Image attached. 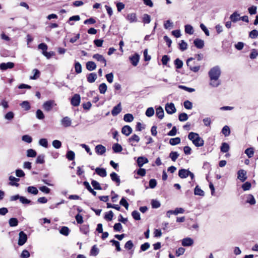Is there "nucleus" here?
I'll list each match as a JSON object with an SVG mask.
<instances>
[{"label":"nucleus","instance_id":"6e6d98bb","mask_svg":"<svg viewBox=\"0 0 258 258\" xmlns=\"http://www.w3.org/2000/svg\"><path fill=\"white\" fill-rule=\"evenodd\" d=\"M21 106L22 108H23L25 110H28L30 109V105L29 102L27 101H24L22 102L21 104Z\"/></svg>","mask_w":258,"mask_h":258},{"label":"nucleus","instance_id":"ddd939ff","mask_svg":"<svg viewBox=\"0 0 258 258\" xmlns=\"http://www.w3.org/2000/svg\"><path fill=\"white\" fill-rule=\"evenodd\" d=\"M194 240L189 237L183 238L182 240V245L183 246H189L193 244Z\"/></svg>","mask_w":258,"mask_h":258},{"label":"nucleus","instance_id":"6ab92c4d","mask_svg":"<svg viewBox=\"0 0 258 258\" xmlns=\"http://www.w3.org/2000/svg\"><path fill=\"white\" fill-rule=\"evenodd\" d=\"M230 19L232 22L235 23L240 20V17L239 14H238L237 12H235L232 15H231V16H230Z\"/></svg>","mask_w":258,"mask_h":258},{"label":"nucleus","instance_id":"393cba45","mask_svg":"<svg viewBox=\"0 0 258 258\" xmlns=\"http://www.w3.org/2000/svg\"><path fill=\"white\" fill-rule=\"evenodd\" d=\"M27 191L28 193L34 195H37L38 193V190L34 186H28L27 188Z\"/></svg>","mask_w":258,"mask_h":258},{"label":"nucleus","instance_id":"f257e3e1","mask_svg":"<svg viewBox=\"0 0 258 258\" xmlns=\"http://www.w3.org/2000/svg\"><path fill=\"white\" fill-rule=\"evenodd\" d=\"M221 74V69L218 66H216L209 70L208 72L210 78L209 85L211 87L216 88L221 84V81L219 80Z\"/></svg>","mask_w":258,"mask_h":258},{"label":"nucleus","instance_id":"c03bdc74","mask_svg":"<svg viewBox=\"0 0 258 258\" xmlns=\"http://www.w3.org/2000/svg\"><path fill=\"white\" fill-rule=\"evenodd\" d=\"M112 149L115 153H118L121 151L122 147L118 144H115L112 146Z\"/></svg>","mask_w":258,"mask_h":258},{"label":"nucleus","instance_id":"79ce46f5","mask_svg":"<svg viewBox=\"0 0 258 258\" xmlns=\"http://www.w3.org/2000/svg\"><path fill=\"white\" fill-rule=\"evenodd\" d=\"M195 195L201 196H204V191L201 189L198 186H196V187L195 188V191H194Z\"/></svg>","mask_w":258,"mask_h":258},{"label":"nucleus","instance_id":"1a4fd4ad","mask_svg":"<svg viewBox=\"0 0 258 258\" xmlns=\"http://www.w3.org/2000/svg\"><path fill=\"white\" fill-rule=\"evenodd\" d=\"M81 98L79 94H75L71 99V104L74 106H78L80 103Z\"/></svg>","mask_w":258,"mask_h":258},{"label":"nucleus","instance_id":"39448f33","mask_svg":"<svg viewBox=\"0 0 258 258\" xmlns=\"http://www.w3.org/2000/svg\"><path fill=\"white\" fill-rule=\"evenodd\" d=\"M165 110L167 113L172 114L176 112V108L173 103H167L165 105Z\"/></svg>","mask_w":258,"mask_h":258},{"label":"nucleus","instance_id":"20e7f679","mask_svg":"<svg viewBox=\"0 0 258 258\" xmlns=\"http://www.w3.org/2000/svg\"><path fill=\"white\" fill-rule=\"evenodd\" d=\"M27 235L23 231H21L19 234L18 245L20 246L24 245L27 241Z\"/></svg>","mask_w":258,"mask_h":258},{"label":"nucleus","instance_id":"c85d7f7f","mask_svg":"<svg viewBox=\"0 0 258 258\" xmlns=\"http://www.w3.org/2000/svg\"><path fill=\"white\" fill-rule=\"evenodd\" d=\"M80 231L84 234L87 235L89 232V227L88 225H83L80 227Z\"/></svg>","mask_w":258,"mask_h":258},{"label":"nucleus","instance_id":"680f3d73","mask_svg":"<svg viewBox=\"0 0 258 258\" xmlns=\"http://www.w3.org/2000/svg\"><path fill=\"white\" fill-rule=\"evenodd\" d=\"M151 205L153 208H158L160 207V202L156 200H152L151 201Z\"/></svg>","mask_w":258,"mask_h":258},{"label":"nucleus","instance_id":"37998d69","mask_svg":"<svg viewBox=\"0 0 258 258\" xmlns=\"http://www.w3.org/2000/svg\"><path fill=\"white\" fill-rule=\"evenodd\" d=\"M84 184L86 188L91 192L92 193L94 196L96 195V192L94 191L90 185L89 183L85 181L84 182Z\"/></svg>","mask_w":258,"mask_h":258},{"label":"nucleus","instance_id":"13d9d810","mask_svg":"<svg viewBox=\"0 0 258 258\" xmlns=\"http://www.w3.org/2000/svg\"><path fill=\"white\" fill-rule=\"evenodd\" d=\"M75 72L77 74H80L82 72V66L80 62H76L75 64Z\"/></svg>","mask_w":258,"mask_h":258},{"label":"nucleus","instance_id":"f8f14e48","mask_svg":"<svg viewBox=\"0 0 258 258\" xmlns=\"http://www.w3.org/2000/svg\"><path fill=\"white\" fill-rule=\"evenodd\" d=\"M95 152L98 155H103L106 152V148L102 145H98L95 147Z\"/></svg>","mask_w":258,"mask_h":258},{"label":"nucleus","instance_id":"5701e85b","mask_svg":"<svg viewBox=\"0 0 258 258\" xmlns=\"http://www.w3.org/2000/svg\"><path fill=\"white\" fill-rule=\"evenodd\" d=\"M97 76L96 73H92L89 74L87 76V81L89 83H94L97 79Z\"/></svg>","mask_w":258,"mask_h":258},{"label":"nucleus","instance_id":"e433bc0d","mask_svg":"<svg viewBox=\"0 0 258 258\" xmlns=\"http://www.w3.org/2000/svg\"><path fill=\"white\" fill-rule=\"evenodd\" d=\"M113 217V213L112 211L106 213L104 216V219L107 221H111Z\"/></svg>","mask_w":258,"mask_h":258},{"label":"nucleus","instance_id":"4468645a","mask_svg":"<svg viewBox=\"0 0 258 258\" xmlns=\"http://www.w3.org/2000/svg\"><path fill=\"white\" fill-rule=\"evenodd\" d=\"M137 161L138 165L140 167H142L144 164L147 163L149 162L148 159L146 157L143 156L139 157Z\"/></svg>","mask_w":258,"mask_h":258},{"label":"nucleus","instance_id":"69168bd1","mask_svg":"<svg viewBox=\"0 0 258 258\" xmlns=\"http://www.w3.org/2000/svg\"><path fill=\"white\" fill-rule=\"evenodd\" d=\"M36 114L37 118L39 119H43L44 118V115L40 109H38Z\"/></svg>","mask_w":258,"mask_h":258},{"label":"nucleus","instance_id":"09e8293b","mask_svg":"<svg viewBox=\"0 0 258 258\" xmlns=\"http://www.w3.org/2000/svg\"><path fill=\"white\" fill-rule=\"evenodd\" d=\"M44 158L45 156L44 155H39L37 156V159L36 160V163L37 164H43L44 163Z\"/></svg>","mask_w":258,"mask_h":258},{"label":"nucleus","instance_id":"9d476101","mask_svg":"<svg viewBox=\"0 0 258 258\" xmlns=\"http://www.w3.org/2000/svg\"><path fill=\"white\" fill-rule=\"evenodd\" d=\"M14 67V63L12 62H3L0 64V69L2 71H5L8 69H12Z\"/></svg>","mask_w":258,"mask_h":258},{"label":"nucleus","instance_id":"c9c22d12","mask_svg":"<svg viewBox=\"0 0 258 258\" xmlns=\"http://www.w3.org/2000/svg\"><path fill=\"white\" fill-rule=\"evenodd\" d=\"M9 223L10 226L15 227L18 225V220L15 218H11L10 219Z\"/></svg>","mask_w":258,"mask_h":258},{"label":"nucleus","instance_id":"774afa93","mask_svg":"<svg viewBox=\"0 0 258 258\" xmlns=\"http://www.w3.org/2000/svg\"><path fill=\"white\" fill-rule=\"evenodd\" d=\"M30 256V253L27 250H23L21 254V258H28Z\"/></svg>","mask_w":258,"mask_h":258},{"label":"nucleus","instance_id":"3c124183","mask_svg":"<svg viewBox=\"0 0 258 258\" xmlns=\"http://www.w3.org/2000/svg\"><path fill=\"white\" fill-rule=\"evenodd\" d=\"M258 36V31L257 30H253L249 32V37L252 39H255Z\"/></svg>","mask_w":258,"mask_h":258},{"label":"nucleus","instance_id":"a878e982","mask_svg":"<svg viewBox=\"0 0 258 258\" xmlns=\"http://www.w3.org/2000/svg\"><path fill=\"white\" fill-rule=\"evenodd\" d=\"M164 111L161 107H159L156 109V115L160 119H162L164 117Z\"/></svg>","mask_w":258,"mask_h":258},{"label":"nucleus","instance_id":"052dcab7","mask_svg":"<svg viewBox=\"0 0 258 258\" xmlns=\"http://www.w3.org/2000/svg\"><path fill=\"white\" fill-rule=\"evenodd\" d=\"M22 140L23 141L28 143H30L32 141V138L30 136L27 135L23 136L22 137Z\"/></svg>","mask_w":258,"mask_h":258},{"label":"nucleus","instance_id":"0eeeda50","mask_svg":"<svg viewBox=\"0 0 258 258\" xmlns=\"http://www.w3.org/2000/svg\"><path fill=\"white\" fill-rule=\"evenodd\" d=\"M237 178L241 182H244L247 179L246 171L243 169L239 170L237 172Z\"/></svg>","mask_w":258,"mask_h":258},{"label":"nucleus","instance_id":"423d86ee","mask_svg":"<svg viewBox=\"0 0 258 258\" xmlns=\"http://www.w3.org/2000/svg\"><path fill=\"white\" fill-rule=\"evenodd\" d=\"M93 58L100 62L104 67L106 66V60L103 55L99 54H95L93 55Z\"/></svg>","mask_w":258,"mask_h":258},{"label":"nucleus","instance_id":"0e129e2a","mask_svg":"<svg viewBox=\"0 0 258 258\" xmlns=\"http://www.w3.org/2000/svg\"><path fill=\"white\" fill-rule=\"evenodd\" d=\"M39 144L40 146L45 148H47L48 147V142L46 139H41L39 141Z\"/></svg>","mask_w":258,"mask_h":258},{"label":"nucleus","instance_id":"a19ab883","mask_svg":"<svg viewBox=\"0 0 258 258\" xmlns=\"http://www.w3.org/2000/svg\"><path fill=\"white\" fill-rule=\"evenodd\" d=\"M222 133L225 137L228 136L230 134V130L227 125L224 126L222 130Z\"/></svg>","mask_w":258,"mask_h":258},{"label":"nucleus","instance_id":"5fc2aeb1","mask_svg":"<svg viewBox=\"0 0 258 258\" xmlns=\"http://www.w3.org/2000/svg\"><path fill=\"white\" fill-rule=\"evenodd\" d=\"M187 43L184 41L181 40V42L179 44V48L181 51H184L187 49Z\"/></svg>","mask_w":258,"mask_h":258},{"label":"nucleus","instance_id":"2eb2a0df","mask_svg":"<svg viewBox=\"0 0 258 258\" xmlns=\"http://www.w3.org/2000/svg\"><path fill=\"white\" fill-rule=\"evenodd\" d=\"M95 172L96 174L102 177H104L107 175L106 170L103 168L97 167L95 169Z\"/></svg>","mask_w":258,"mask_h":258},{"label":"nucleus","instance_id":"cd10ccee","mask_svg":"<svg viewBox=\"0 0 258 258\" xmlns=\"http://www.w3.org/2000/svg\"><path fill=\"white\" fill-rule=\"evenodd\" d=\"M107 88V85H106L105 83H104L100 84L98 88L99 92L102 94H104L106 92Z\"/></svg>","mask_w":258,"mask_h":258},{"label":"nucleus","instance_id":"7ed1b4c3","mask_svg":"<svg viewBox=\"0 0 258 258\" xmlns=\"http://www.w3.org/2000/svg\"><path fill=\"white\" fill-rule=\"evenodd\" d=\"M56 105V103L54 100H49L45 101L43 103L42 106L44 110L49 112L53 108V107L55 106Z\"/></svg>","mask_w":258,"mask_h":258},{"label":"nucleus","instance_id":"b1692460","mask_svg":"<svg viewBox=\"0 0 258 258\" xmlns=\"http://www.w3.org/2000/svg\"><path fill=\"white\" fill-rule=\"evenodd\" d=\"M110 177L113 181L115 182L117 185H119L120 182L119 176L115 172L110 174Z\"/></svg>","mask_w":258,"mask_h":258},{"label":"nucleus","instance_id":"338daca9","mask_svg":"<svg viewBox=\"0 0 258 258\" xmlns=\"http://www.w3.org/2000/svg\"><path fill=\"white\" fill-rule=\"evenodd\" d=\"M132 215L136 220H139L141 219L140 214L137 211H134L132 213Z\"/></svg>","mask_w":258,"mask_h":258},{"label":"nucleus","instance_id":"473e14b6","mask_svg":"<svg viewBox=\"0 0 258 258\" xmlns=\"http://www.w3.org/2000/svg\"><path fill=\"white\" fill-rule=\"evenodd\" d=\"M179 154L177 152L172 151L169 154V157L172 161L175 162L179 156Z\"/></svg>","mask_w":258,"mask_h":258},{"label":"nucleus","instance_id":"9b49d317","mask_svg":"<svg viewBox=\"0 0 258 258\" xmlns=\"http://www.w3.org/2000/svg\"><path fill=\"white\" fill-rule=\"evenodd\" d=\"M194 60V58L192 57L189 58L187 59L186 61V64L188 67H189V69L191 71H193L194 72H197L199 71L200 67V66H195L192 67L190 64V62Z\"/></svg>","mask_w":258,"mask_h":258},{"label":"nucleus","instance_id":"8fccbe9b","mask_svg":"<svg viewBox=\"0 0 258 258\" xmlns=\"http://www.w3.org/2000/svg\"><path fill=\"white\" fill-rule=\"evenodd\" d=\"M20 202L24 205H28L31 203V201L30 200L23 196H21Z\"/></svg>","mask_w":258,"mask_h":258},{"label":"nucleus","instance_id":"6e6552de","mask_svg":"<svg viewBox=\"0 0 258 258\" xmlns=\"http://www.w3.org/2000/svg\"><path fill=\"white\" fill-rule=\"evenodd\" d=\"M60 123L63 127H67L71 125L72 120L68 116H66L62 118Z\"/></svg>","mask_w":258,"mask_h":258},{"label":"nucleus","instance_id":"603ef678","mask_svg":"<svg viewBox=\"0 0 258 258\" xmlns=\"http://www.w3.org/2000/svg\"><path fill=\"white\" fill-rule=\"evenodd\" d=\"M154 109L153 107L147 108L146 111V115L148 117H151L154 114Z\"/></svg>","mask_w":258,"mask_h":258},{"label":"nucleus","instance_id":"bf43d9fd","mask_svg":"<svg viewBox=\"0 0 258 258\" xmlns=\"http://www.w3.org/2000/svg\"><path fill=\"white\" fill-rule=\"evenodd\" d=\"M251 184L249 182H246L242 185V188L244 191L249 190L251 188Z\"/></svg>","mask_w":258,"mask_h":258},{"label":"nucleus","instance_id":"2f4dec72","mask_svg":"<svg viewBox=\"0 0 258 258\" xmlns=\"http://www.w3.org/2000/svg\"><path fill=\"white\" fill-rule=\"evenodd\" d=\"M229 150V146L226 143H223L221 147V151L223 153L227 152Z\"/></svg>","mask_w":258,"mask_h":258},{"label":"nucleus","instance_id":"4c0bfd02","mask_svg":"<svg viewBox=\"0 0 258 258\" xmlns=\"http://www.w3.org/2000/svg\"><path fill=\"white\" fill-rule=\"evenodd\" d=\"M99 253V249L97 247L96 245H94L92 246L91 251H90V255L96 256Z\"/></svg>","mask_w":258,"mask_h":258},{"label":"nucleus","instance_id":"4be33fe9","mask_svg":"<svg viewBox=\"0 0 258 258\" xmlns=\"http://www.w3.org/2000/svg\"><path fill=\"white\" fill-rule=\"evenodd\" d=\"M86 68L89 71H92L96 69V64L93 61H88L86 63Z\"/></svg>","mask_w":258,"mask_h":258},{"label":"nucleus","instance_id":"dca6fc26","mask_svg":"<svg viewBox=\"0 0 258 258\" xmlns=\"http://www.w3.org/2000/svg\"><path fill=\"white\" fill-rule=\"evenodd\" d=\"M121 110V104L119 103L113 108L111 111V114L113 116H116L120 112Z\"/></svg>","mask_w":258,"mask_h":258},{"label":"nucleus","instance_id":"49530a36","mask_svg":"<svg viewBox=\"0 0 258 258\" xmlns=\"http://www.w3.org/2000/svg\"><path fill=\"white\" fill-rule=\"evenodd\" d=\"M33 72L34 73V75L30 77V79L36 80L39 77L40 72L37 69H34Z\"/></svg>","mask_w":258,"mask_h":258},{"label":"nucleus","instance_id":"f03ea898","mask_svg":"<svg viewBox=\"0 0 258 258\" xmlns=\"http://www.w3.org/2000/svg\"><path fill=\"white\" fill-rule=\"evenodd\" d=\"M189 140L192 141V143L196 147H202L204 145V141L197 133L190 132L188 136Z\"/></svg>","mask_w":258,"mask_h":258},{"label":"nucleus","instance_id":"de8ad7c7","mask_svg":"<svg viewBox=\"0 0 258 258\" xmlns=\"http://www.w3.org/2000/svg\"><path fill=\"white\" fill-rule=\"evenodd\" d=\"M143 22L144 24H149L151 22V17L150 15L147 14H144L143 16Z\"/></svg>","mask_w":258,"mask_h":258},{"label":"nucleus","instance_id":"aec40b11","mask_svg":"<svg viewBox=\"0 0 258 258\" xmlns=\"http://www.w3.org/2000/svg\"><path fill=\"white\" fill-rule=\"evenodd\" d=\"M139 59L140 55L137 53H136L131 58L130 57V61H131L132 64L134 66H136L138 64Z\"/></svg>","mask_w":258,"mask_h":258},{"label":"nucleus","instance_id":"c756f323","mask_svg":"<svg viewBox=\"0 0 258 258\" xmlns=\"http://www.w3.org/2000/svg\"><path fill=\"white\" fill-rule=\"evenodd\" d=\"M185 32L190 35L192 34L194 32L193 27L190 25H185Z\"/></svg>","mask_w":258,"mask_h":258},{"label":"nucleus","instance_id":"ea45409f","mask_svg":"<svg viewBox=\"0 0 258 258\" xmlns=\"http://www.w3.org/2000/svg\"><path fill=\"white\" fill-rule=\"evenodd\" d=\"M36 155V152L33 149H30L27 151V156L29 157H35Z\"/></svg>","mask_w":258,"mask_h":258},{"label":"nucleus","instance_id":"864d4df0","mask_svg":"<svg viewBox=\"0 0 258 258\" xmlns=\"http://www.w3.org/2000/svg\"><path fill=\"white\" fill-rule=\"evenodd\" d=\"M52 146L55 149H59L61 146V143L60 141L55 140L52 142Z\"/></svg>","mask_w":258,"mask_h":258},{"label":"nucleus","instance_id":"e2e57ef3","mask_svg":"<svg viewBox=\"0 0 258 258\" xmlns=\"http://www.w3.org/2000/svg\"><path fill=\"white\" fill-rule=\"evenodd\" d=\"M174 64L176 66V68L177 69H180L182 68V67L183 66L182 61L179 58H176L174 60Z\"/></svg>","mask_w":258,"mask_h":258},{"label":"nucleus","instance_id":"a211bd4d","mask_svg":"<svg viewBox=\"0 0 258 258\" xmlns=\"http://www.w3.org/2000/svg\"><path fill=\"white\" fill-rule=\"evenodd\" d=\"M9 179L10 181L9 183L10 185L12 186H16L17 187H18L19 185V184L17 183V182H18L20 180L19 178H16L13 176H10Z\"/></svg>","mask_w":258,"mask_h":258},{"label":"nucleus","instance_id":"412c9836","mask_svg":"<svg viewBox=\"0 0 258 258\" xmlns=\"http://www.w3.org/2000/svg\"><path fill=\"white\" fill-rule=\"evenodd\" d=\"M194 43L195 45L199 49L202 48L204 46V41L200 39L197 38L194 41Z\"/></svg>","mask_w":258,"mask_h":258},{"label":"nucleus","instance_id":"72a5a7b5","mask_svg":"<svg viewBox=\"0 0 258 258\" xmlns=\"http://www.w3.org/2000/svg\"><path fill=\"white\" fill-rule=\"evenodd\" d=\"M4 117L6 120H12L14 117V113L12 111H9L5 115Z\"/></svg>","mask_w":258,"mask_h":258},{"label":"nucleus","instance_id":"a18cd8bd","mask_svg":"<svg viewBox=\"0 0 258 258\" xmlns=\"http://www.w3.org/2000/svg\"><path fill=\"white\" fill-rule=\"evenodd\" d=\"M245 153L247 155L248 158H251L254 154L253 149L252 148H249L245 150Z\"/></svg>","mask_w":258,"mask_h":258},{"label":"nucleus","instance_id":"4d7b16f0","mask_svg":"<svg viewBox=\"0 0 258 258\" xmlns=\"http://www.w3.org/2000/svg\"><path fill=\"white\" fill-rule=\"evenodd\" d=\"M178 118L180 121H185L188 119L187 114L185 113H181L179 115Z\"/></svg>","mask_w":258,"mask_h":258},{"label":"nucleus","instance_id":"f704fd0d","mask_svg":"<svg viewBox=\"0 0 258 258\" xmlns=\"http://www.w3.org/2000/svg\"><path fill=\"white\" fill-rule=\"evenodd\" d=\"M75 153L72 151H69L66 154L67 158L70 161L73 160L75 158Z\"/></svg>","mask_w":258,"mask_h":258},{"label":"nucleus","instance_id":"f3484780","mask_svg":"<svg viewBox=\"0 0 258 258\" xmlns=\"http://www.w3.org/2000/svg\"><path fill=\"white\" fill-rule=\"evenodd\" d=\"M189 171L184 169L179 170L178 175L181 178H185L188 176Z\"/></svg>","mask_w":258,"mask_h":258},{"label":"nucleus","instance_id":"bb28decb","mask_svg":"<svg viewBox=\"0 0 258 258\" xmlns=\"http://www.w3.org/2000/svg\"><path fill=\"white\" fill-rule=\"evenodd\" d=\"M247 203H249L250 205H254L255 204V200L254 198L252 195H248L246 197V201Z\"/></svg>","mask_w":258,"mask_h":258},{"label":"nucleus","instance_id":"7c9ffc66","mask_svg":"<svg viewBox=\"0 0 258 258\" xmlns=\"http://www.w3.org/2000/svg\"><path fill=\"white\" fill-rule=\"evenodd\" d=\"M180 139L179 137L172 138L169 141V143L172 145L175 146L180 143Z\"/></svg>","mask_w":258,"mask_h":258},{"label":"nucleus","instance_id":"58836bf2","mask_svg":"<svg viewBox=\"0 0 258 258\" xmlns=\"http://www.w3.org/2000/svg\"><path fill=\"white\" fill-rule=\"evenodd\" d=\"M60 233L65 236H68L70 233V229L68 227L63 226L59 231Z\"/></svg>","mask_w":258,"mask_h":258}]
</instances>
